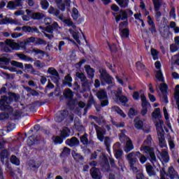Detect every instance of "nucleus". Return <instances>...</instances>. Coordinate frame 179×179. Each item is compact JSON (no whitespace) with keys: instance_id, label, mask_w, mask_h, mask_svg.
<instances>
[{"instance_id":"1","label":"nucleus","mask_w":179,"mask_h":179,"mask_svg":"<svg viewBox=\"0 0 179 179\" xmlns=\"http://www.w3.org/2000/svg\"><path fill=\"white\" fill-rule=\"evenodd\" d=\"M8 96L6 95H3L1 96L0 99V111H8V113L13 112V108L10 106V103L13 101H17L19 100V95L14 92H8ZM8 100L10 101L8 102Z\"/></svg>"},{"instance_id":"2","label":"nucleus","mask_w":179,"mask_h":179,"mask_svg":"<svg viewBox=\"0 0 179 179\" xmlns=\"http://www.w3.org/2000/svg\"><path fill=\"white\" fill-rule=\"evenodd\" d=\"M141 150H143L144 153L146 155H149L150 159V162L152 163H155L157 162V159L156 158V154L155 153V148L152 146H145L143 145L141 147Z\"/></svg>"},{"instance_id":"3","label":"nucleus","mask_w":179,"mask_h":179,"mask_svg":"<svg viewBox=\"0 0 179 179\" xmlns=\"http://www.w3.org/2000/svg\"><path fill=\"white\" fill-rule=\"evenodd\" d=\"M91 125L92 127H94V128L96 131V133L97 138L99 139V141H100V142H103L104 135H106V134H107V131L106 130V129H104L101 127H99V125L95 124L94 122H92Z\"/></svg>"},{"instance_id":"4","label":"nucleus","mask_w":179,"mask_h":179,"mask_svg":"<svg viewBox=\"0 0 179 179\" xmlns=\"http://www.w3.org/2000/svg\"><path fill=\"white\" fill-rule=\"evenodd\" d=\"M69 115V112L67 110H59L56 113L55 115V122L61 123L68 118Z\"/></svg>"},{"instance_id":"5","label":"nucleus","mask_w":179,"mask_h":179,"mask_svg":"<svg viewBox=\"0 0 179 179\" xmlns=\"http://www.w3.org/2000/svg\"><path fill=\"white\" fill-rule=\"evenodd\" d=\"M22 30L24 33H36L37 34H40V30H38L36 27H30L29 25H24L22 27H17L14 29V31H20Z\"/></svg>"},{"instance_id":"6","label":"nucleus","mask_w":179,"mask_h":179,"mask_svg":"<svg viewBox=\"0 0 179 179\" xmlns=\"http://www.w3.org/2000/svg\"><path fill=\"white\" fill-rule=\"evenodd\" d=\"M99 73H101L100 78L101 80H104L107 85H113V77L107 73V70L100 69Z\"/></svg>"},{"instance_id":"7","label":"nucleus","mask_w":179,"mask_h":179,"mask_svg":"<svg viewBox=\"0 0 179 179\" xmlns=\"http://www.w3.org/2000/svg\"><path fill=\"white\" fill-rule=\"evenodd\" d=\"M159 90L161 93H162V99L167 104L169 103V85H167L166 83H162L159 85Z\"/></svg>"},{"instance_id":"8","label":"nucleus","mask_w":179,"mask_h":179,"mask_svg":"<svg viewBox=\"0 0 179 179\" xmlns=\"http://www.w3.org/2000/svg\"><path fill=\"white\" fill-rule=\"evenodd\" d=\"M90 174L92 179H103L101 171L97 167H92L90 170Z\"/></svg>"},{"instance_id":"9","label":"nucleus","mask_w":179,"mask_h":179,"mask_svg":"<svg viewBox=\"0 0 179 179\" xmlns=\"http://www.w3.org/2000/svg\"><path fill=\"white\" fill-rule=\"evenodd\" d=\"M20 6H23V0H15V1H10L8 3L7 8L10 9V10H15L16 8H19Z\"/></svg>"},{"instance_id":"10","label":"nucleus","mask_w":179,"mask_h":179,"mask_svg":"<svg viewBox=\"0 0 179 179\" xmlns=\"http://www.w3.org/2000/svg\"><path fill=\"white\" fill-rule=\"evenodd\" d=\"M152 3L154 5V10L156 12L155 17H161L162 12L159 10L162 8V1L160 0H152Z\"/></svg>"},{"instance_id":"11","label":"nucleus","mask_w":179,"mask_h":179,"mask_svg":"<svg viewBox=\"0 0 179 179\" xmlns=\"http://www.w3.org/2000/svg\"><path fill=\"white\" fill-rule=\"evenodd\" d=\"M120 20H128V12L127 10H120L119 15L115 17V22L118 23Z\"/></svg>"},{"instance_id":"12","label":"nucleus","mask_w":179,"mask_h":179,"mask_svg":"<svg viewBox=\"0 0 179 179\" xmlns=\"http://www.w3.org/2000/svg\"><path fill=\"white\" fill-rule=\"evenodd\" d=\"M166 177H169L170 179H179L178 172L174 169L173 166H169L168 169Z\"/></svg>"},{"instance_id":"13","label":"nucleus","mask_w":179,"mask_h":179,"mask_svg":"<svg viewBox=\"0 0 179 179\" xmlns=\"http://www.w3.org/2000/svg\"><path fill=\"white\" fill-rule=\"evenodd\" d=\"M148 23L150 27L148 28V30L150 31L151 34H155V33H157V30H156V24H155V21L150 16H148Z\"/></svg>"},{"instance_id":"14","label":"nucleus","mask_w":179,"mask_h":179,"mask_svg":"<svg viewBox=\"0 0 179 179\" xmlns=\"http://www.w3.org/2000/svg\"><path fill=\"white\" fill-rule=\"evenodd\" d=\"M78 16H79V11H78V9L76 8H73L72 17L73 20H77L78 24H80V23H83V22H85V18L82 17L80 18H78Z\"/></svg>"},{"instance_id":"15","label":"nucleus","mask_w":179,"mask_h":179,"mask_svg":"<svg viewBox=\"0 0 179 179\" xmlns=\"http://www.w3.org/2000/svg\"><path fill=\"white\" fill-rule=\"evenodd\" d=\"M85 72L87 73V78L89 79H93L94 78V72H96V70L92 68L90 65L87 64L85 66Z\"/></svg>"},{"instance_id":"16","label":"nucleus","mask_w":179,"mask_h":179,"mask_svg":"<svg viewBox=\"0 0 179 179\" xmlns=\"http://www.w3.org/2000/svg\"><path fill=\"white\" fill-rule=\"evenodd\" d=\"M116 97L119 100V101L123 104L124 107H129V105L128 104V101H129V99L127 96L124 95H119L118 94H116Z\"/></svg>"},{"instance_id":"17","label":"nucleus","mask_w":179,"mask_h":179,"mask_svg":"<svg viewBox=\"0 0 179 179\" xmlns=\"http://www.w3.org/2000/svg\"><path fill=\"white\" fill-rule=\"evenodd\" d=\"M65 143L68 146H70V148H73V146H78L79 145V140L76 137H72L70 139L68 138Z\"/></svg>"},{"instance_id":"18","label":"nucleus","mask_w":179,"mask_h":179,"mask_svg":"<svg viewBox=\"0 0 179 179\" xmlns=\"http://www.w3.org/2000/svg\"><path fill=\"white\" fill-rule=\"evenodd\" d=\"M6 45L10 47L12 50H15V51H19L20 50V45L17 43L12 42L10 39H7L6 41Z\"/></svg>"},{"instance_id":"19","label":"nucleus","mask_w":179,"mask_h":179,"mask_svg":"<svg viewBox=\"0 0 179 179\" xmlns=\"http://www.w3.org/2000/svg\"><path fill=\"white\" fill-rule=\"evenodd\" d=\"M128 162H129V167L133 171V172L137 173L138 167L135 166V164H136V162H138V158L133 157V159H129Z\"/></svg>"},{"instance_id":"20","label":"nucleus","mask_w":179,"mask_h":179,"mask_svg":"<svg viewBox=\"0 0 179 179\" xmlns=\"http://www.w3.org/2000/svg\"><path fill=\"white\" fill-rule=\"evenodd\" d=\"M70 135H71V129L69 127H64L60 131V136L64 140L66 139V138H69Z\"/></svg>"},{"instance_id":"21","label":"nucleus","mask_w":179,"mask_h":179,"mask_svg":"<svg viewBox=\"0 0 179 179\" xmlns=\"http://www.w3.org/2000/svg\"><path fill=\"white\" fill-rule=\"evenodd\" d=\"M63 96L66 100L73 99V92L69 88H66L63 92Z\"/></svg>"},{"instance_id":"22","label":"nucleus","mask_w":179,"mask_h":179,"mask_svg":"<svg viewBox=\"0 0 179 179\" xmlns=\"http://www.w3.org/2000/svg\"><path fill=\"white\" fill-rule=\"evenodd\" d=\"M69 32L72 36L73 38L78 43V44H80V38H79V31H76L75 30L70 28L69 29Z\"/></svg>"},{"instance_id":"23","label":"nucleus","mask_w":179,"mask_h":179,"mask_svg":"<svg viewBox=\"0 0 179 179\" xmlns=\"http://www.w3.org/2000/svg\"><path fill=\"white\" fill-rule=\"evenodd\" d=\"M145 170L149 177H153V176H156V171L153 170V166H152V164H150V163H148L146 164Z\"/></svg>"},{"instance_id":"24","label":"nucleus","mask_w":179,"mask_h":179,"mask_svg":"<svg viewBox=\"0 0 179 179\" xmlns=\"http://www.w3.org/2000/svg\"><path fill=\"white\" fill-rule=\"evenodd\" d=\"M134 127L136 129H143V122L139 118V117H136L134 118Z\"/></svg>"},{"instance_id":"25","label":"nucleus","mask_w":179,"mask_h":179,"mask_svg":"<svg viewBox=\"0 0 179 179\" xmlns=\"http://www.w3.org/2000/svg\"><path fill=\"white\" fill-rule=\"evenodd\" d=\"M103 169L106 173H110V171H111V166H110V162L107 157L103 159Z\"/></svg>"},{"instance_id":"26","label":"nucleus","mask_w":179,"mask_h":179,"mask_svg":"<svg viewBox=\"0 0 179 179\" xmlns=\"http://www.w3.org/2000/svg\"><path fill=\"white\" fill-rule=\"evenodd\" d=\"M121 38H129V29H119Z\"/></svg>"},{"instance_id":"27","label":"nucleus","mask_w":179,"mask_h":179,"mask_svg":"<svg viewBox=\"0 0 179 179\" xmlns=\"http://www.w3.org/2000/svg\"><path fill=\"white\" fill-rule=\"evenodd\" d=\"M72 77L71 76V74H67L65 77H64V80H63V85H64V86H69V87H72Z\"/></svg>"},{"instance_id":"28","label":"nucleus","mask_w":179,"mask_h":179,"mask_svg":"<svg viewBox=\"0 0 179 179\" xmlns=\"http://www.w3.org/2000/svg\"><path fill=\"white\" fill-rule=\"evenodd\" d=\"M161 157L164 163H169L170 162V155H169L167 150H163L161 152Z\"/></svg>"},{"instance_id":"29","label":"nucleus","mask_w":179,"mask_h":179,"mask_svg":"<svg viewBox=\"0 0 179 179\" xmlns=\"http://www.w3.org/2000/svg\"><path fill=\"white\" fill-rule=\"evenodd\" d=\"M71 155L76 162H83V160H85L83 156L80 153L76 152V151H72Z\"/></svg>"},{"instance_id":"30","label":"nucleus","mask_w":179,"mask_h":179,"mask_svg":"<svg viewBox=\"0 0 179 179\" xmlns=\"http://www.w3.org/2000/svg\"><path fill=\"white\" fill-rule=\"evenodd\" d=\"M113 108L114 111H115V113H117V114H118L119 115H120V117H122V118L127 117V114H125V113H124V110H122V109H121V108H120V106H113Z\"/></svg>"},{"instance_id":"31","label":"nucleus","mask_w":179,"mask_h":179,"mask_svg":"<svg viewBox=\"0 0 179 179\" xmlns=\"http://www.w3.org/2000/svg\"><path fill=\"white\" fill-rule=\"evenodd\" d=\"M140 97L141 100V107L143 108H148L149 101H148V99H146V96H145V94L144 93L141 94Z\"/></svg>"},{"instance_id":"32","label":"nucleus","mask_w":179,"mask_h":179,"mask_svg":"<svg viewBox=\"0 0 179 179\" xmlns=\"http://www.w3.org/2000/svg\"><path fill=\"white\" fill-rule=\"evenodd\" d=\"M134 149V143H132V141H128L126 143V145L124 147V150L125 153H129L131 150Z\"/></svg>"},{"instance_id":"33","label":"nucleus","mask_w":179,"mask_h":179,"mask_svg":"<svg viewBox=\"0 0 179 179\" xmlns=\"http://www.w3.org/2000/svg\"><path fill=\"white\" fill-rule=\"evenodd\" d=\"M96 97L99 99V100H104L108 97L107 92L103 90H99L96 92Z\"/></svg>"},{"instance_id":"34","label":"nucleus","mask_w":179,"mask_h":179,"mask_svg":"<svg viewBox=\"0 0 179 179\" xmlns=\"http://www.w3.org/2000/svg\"><path fill=\"white\" fill-rule=\"evenodd\" d=\"M159 145L162 148H166V146H167V144L166 143V138L163 134H160V136H159Z\"/></svg>"},{"instance_id":"35","label":"nucleus","mask_w":179,"mask_h":179,"mask_svg":"<svg viewBox=\"0 0 179 179\" xmlns=\"http://www.w3.org/2000/svg\"><path fill=\"white\" fill-rule=\"evenodd\" d=\"M31 19L33 20H41V19H44V14L40 12L33 13L31 14Z\"/></svg>"},{"instance_id":"36","label":"nucleus","mask_w":179,"mask_h":179,"mask_svg":"<svg viewBox=\"0 0 179 179\" xmlns=\"http://www.w3.org/2000/svg\"><path fill=\"white\" fill-rule=\"evenodd\" d=\"M117 2V5L120 6V8H128V5L129 3V0H115Z\"/></svg>"},{"instance_id":"37","label":"nucleus","mask_w":179,"mask_h":179,"mask_svg":"<svg viewBox=\"0 0 179 179\" xmlns=\"http://www.w3.org/2000/svg\"><path fill=\"white\" fill-rule=\"evenodd\" d=\"M52 139L55 145H62L64 141H65L60 135L52 136Z\"/></svg>"},{"instance_id":"38","label":"nucleus","mask_w":179,"mask_h":179,"mask_svg":"<svg viewBox=\"0 0 179 179\" xmlns=\"http://www.w3.org/2000/svg\"><path fill=\"white\" fill-rule=\"evenodd\" d=\"M9 152L8 151V150H3L1 152H0V160L1 162H5V159H8V157H9Z\"/></svg>"},{"instance_id":"39","label":"nucleus","mask_w":179,"mask_h":179,"mask_svg":"<svg viewBox=\"0 0 179 179\" xmlns=\"http://www.w3.org/2000/svg\"><path fill=\"white\" fill-rule=\"evenodd\" d=\"M135 156L140 157V162L141 164H145V163H146L148 161V158H146V157L142 155V153H141L139 151L135 152Z\"/></svg>"},{"instance_id":"40","label":"nucleus","mask_w":179,"mask_h":179,"mask_svg":"<svg viewBox=\"0 0 179 179\" xmlns=\"http://www.w3.org/2000/svg\"><path fill=\"white\" fill-rule=\"evenodd\" d=\"M8 23L10 24H15V20L8 17H6L5 18L0 20V24H8Z\"/></svg>"},{"instance_id":"41","label":"nucleus","mask_w":179,"mask_h":179,"mask_svg":"<svg viewBox=\"0 0 179 179\" xmlns=\"http://www.w3.org/2000/svg\"><path fill=\"white\" fill-rule=\"evenodd\" d=\"M87 136H89V134H87V133H85L84 135L80 137V141L83 145H89V138H87Z\"/></svg>"},{"instance_id":"42","label":"nucleus","mask_w":179,"mask_h":179,"mask_svg":"<svg viewBox=\"0 0 179 179\" xmlns=\"http://www.w3.org/2000/svg\"><path fill=\"white\" fill-rule=\"evenodd\" d=\"M144 146H152L153 145V138L151 135H148L146 139L143 141Z\"/></svg>"},{"instance_id":"43","label":"nucleus","mask_w":179,"mask_h":179,"mask_svg":"<svg viewBox=\"0 0 179 179\" xmlns=\"http://www.w3.org/2000/svg\"><path fill=\"white\" fill-rule=\"evenodd\" d=\"M156 72L155 78L159 82H164V76H163V72L162 70H158Z\"/></svg>"},{"instance_id":"44","label":"nucleus","mask_w":179,"mask_h":179,"mask_svg":"<svg viewBox=\"0 0 179 179\" xmlns=\"http://www.w3.org/2000/svg\"><path fill=\"white\" fill-rule=\"evenodd\" d=\"M152 118L155 120L157 118H162V111L160 110L159 108H157L152 113Z\"/></svg>"},{"instance_id":"45","label":"nucleus","mask_w":179,"mask_h":179,"mask_svg":"<svg viewBox=\"0 0 179 179\" xmlns=\"http://www.w3.org/2000/svg\"><path fill=\"white\" fill-rule=\"evenodd\" d=\"M48 73L52 76H57V78H59V73H58V71L54 67H50L48 69Z\"/></svg>"},{"instance_id":"46","label":"nucleus","mask_w":179,"mask_h":179,"mask_svg":"<svg viewBox=\"0 0 179 179\" xmlns=\"http://www.w3.org/2000/svg\"><path fill=\"white\" fill-rule=\"evenodd\" d=\"M34 45H47V41L41 38L36 37Z\"/></svg>"},{"instance_id":"47","label":"nucleus","mask_w":179,"mask_h":179,"mask_svg":"<svg viewBox=\"0 0 179 179\" xmlns=\"http://www.w3.org/2000/svg\"><path fill=\"white\" fill-rule=\"evenodd\" d=\"M29 166L30 167L31 170L34 171L37 170L40 167V164L36 161H31V162L29 164Z\"/></svg>"},{"instance_id":"48","label":"nucleus","mask_w":179,"mask_h":179,"mask_svg":"<svg viewBox=\"0 0 179 179\" xmlns=\"http://www.w3.org/2000/svg\"><path fill=\"white\" fill-rule=\"evenodd\" d=\"M11 65H13V66H15L16 68H19L20 69H24V66H23V63L20 62L13 60L11 62Z\"/></svg>"},{"instance_id":"49","label":"nucleus","mask_w":179,"mask_h":179,"mask_svg":"<svg viewBox=\"0 0 179 179\" xmlns=\"http://www.w3.org/2000/svg\"><path fill=\"white\" fill-rule=\"evenodd\" d=\"M114 152L115 157L117 160H120V159L122 157V155H124V152L122 151V150H114Z\"/></svg>"},{"instance_id":"50","label":"nucleus","mask_w":179,"mask_h":179,"mask_svg":"<svg viewBox=\"0 0 179 179\" xmlns=\"http://www.w3.org/2000/svg\"><path fill=\"white\" fill-rule=\"evenodd\" d=\"M128 20H123L119 24V30H122L124 29H128Z\"/></svg>"},{"instance_id":"51","label":"nucleus","mask_w":179,"mask_h":179,"mask_svg":"<svg viewBox=\"0 0 179 179\" xmlns=\"http://www.w3.org/2000/svg\"><path fill=\"white\" fill-rule=\"evenodd\" d=\"M33 69V65H31V64H25L23 71L24 72H28L29 73H31Z\"/></svg>"},{"instance_id":"52","label":"nucleus","mask_w":179,"mask_h":179,"mask_svg":"<svg viewBox=\"0 0 179 179\" xmlns=\"http://www.w3.org/2000/svg\"><path fill=\"white\" fill-rule=\"evenodd\" d=\"M10 162L15 166H19L20 164V160L17 159V157L15 155H12L10 157Z\"/></svg>"},{"instance_id":"53","label":"nucleus","mask_w":179,"mask_h":179,"mask_svg":"<svg viewBox=\"0 0 179 179\" xmlns=\"http://www.w3.org/2000/svg\"><path fill=\"white\" fill-rule=\"evenodd\" d=\"M41 6L43 10H47V9H48V6H50V3H48V1L47 0H42L41 1Z\"/></svg>"},{"instance_id":"54","label":"nucleus","mask_w":179,"mask_h":179,"mask_svg":"<svg viewBox=\"0 0 179 179\" xmlns=\"http://www.w3.org/2000/svg\"><path fill=\"white\" fill-rule=\"evenodd\" d=\"M76 76L80 80L81 82H85L86 80V76L83 73H80L79 71L76 73Z\"/></svg>"},{"instance_id":"55","label":"nucleus","mask_w":179,"mask_h":179,"mask_svg":"<svg viewBox=\"0 0 179 179\" xmlns=\"http://www.w3.org/2000/svg\"><path fill=\"white\" fill-rule=\"evenodd\" d=\"M136 67L138 69V71H144L145 68H146L145 64L141 62V61H138L136 62Z\"/></svg>"},{"instance_id":"56","label":"nucleus","mask_w":179,"mask_h":179,"mask_svg":"<svg viewBox=\"0 0 179 179\" xmlns=\"http://www.w3.org/2000/svg\"><path fill=\"white\" fill-rule=\"evenodd\" d=\"M151 55L154 61L159 59V52L156 49H151Z\"/></svg>"},{"instance_id":"57","label":"nucleus","mask_w":179,"mask_h":179,"mask_svg":"<svg viewBox=\"0 0 179 179\" xmlns=\"http://www.w3.org/2000/svg\"><path fill=\"white\" fill-rule=\"evenodd\" d=\"M64 23H65V24H67L69 27H73V29H76V25H75V24H73V22H72L69 19L64 20Z\"/></svg>"},{"instance_id":"58","label":"nucleus","mask_w":179,"mask_h":179,"mask_svg":"<svg viewBox=\"0 0 179 179\" xmlns=\"http://www.w3.org/2000/svg\"><path fill=\"white\" fill-rule=\"evenodd\" d=\"M137 114H138V112L136 111V110H135V108H131L129 110L128 116L129 117V118H132V117H135V115H136Z\"/></svg>"},{"instance_id":"59","label":"nucleus","mask_w":179,"mask_h":179,"mask_svg":"<svg viewBox=\"0 0 179 179\" xmlns=\"http://www.w3.org/2000/svg\"><path fill=\"white\" fill-rule=\"evenodd\" d=\"M0 62L3 64L4 65H9V62H10V59L5 57H0Z\"/></svg>"},{"instance_id":"60","label":"nucleus","mask_w":179,"mask_h":179,"mask_svg":"<svg viewBox=\"0 0 179 179\" xmlns=\"http://www.w3.org/2000/svg\"><path fill=\"white\" fill-rule=\"evenodd\" d=\"M92 104H96V101H94V98L91 96L89 98L88 102L87 103V108H90Z\"/></svg>"},{"instance_id":"61","label":"nucleus","mask_w":179,"mask_h":179,"mask_svg":"<svg viewBox=\"0 0 179 179\" xmlns=\"http://www.w3.org/2000/svg\"><path fill=\"white\" fill-rule=\"evenodd\" d=\"M179 50V45L177 44H171L170 45V50L171 52H176V51H178Z\"/></svg>"},{"instance_id":"62","label":"nucleus","mask_w":179,"mask_h":179,"mask_svg":"<svg viewBox=\"0 0 179 179\" xmlns=\"http://www.w3.org/2000/svg\"><path fill=\"white\" fill-rule=\"evenodd\" d=\"M36 38L37 37H34V36H31L29 38H27V41L24 42V44H29L30 43H34V44H35Z\"/></svg>"},{"instance_id":"63","label":"nucleus","mask_w":179,"mask_h":179,"mask_svg":"<svg viewBox=\"0 0 179 179\" xmlns=\"http://www.w3.org/2000/svg\"><path fill=\"white\" fill-rule=\"evenodd\" d=\"M169 17H172L173 19H176V8L173 7L170 12H169Z\"/></svg>"},{"instance_id":"64","label":"nucleus","mask_w":179,"mask_h":179,"mask_svg":"<svg viewBox=\"0 0 179 179\" xmlns=\"http://www.w3.org/2000/svg\"><path fill=\"white\" fill-rule=\"evenodd\" d=\"M136 179H148L142 173H138L136 175Z\"/></svg>"}]
</instances>
